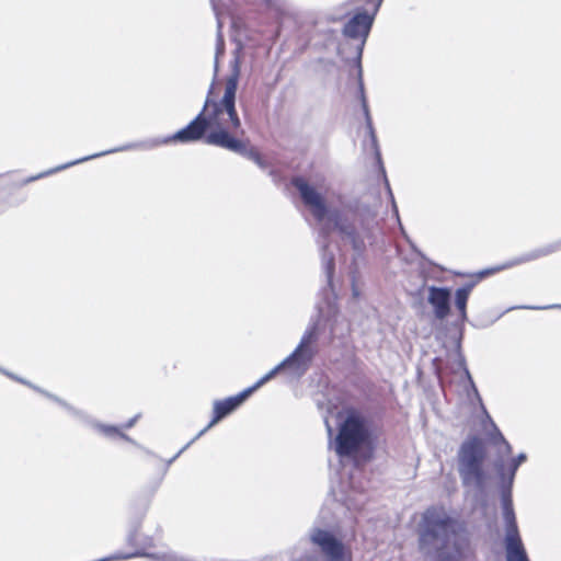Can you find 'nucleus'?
I'll use <instances>...</instances> for the list:
<instances>
[{
    "label": "nucleus",
    "mask_w": 561,
    "mask_h": 561,
    "mask_svg": "<svg viewBox=\"0 0 561 561\" xmlns=\"http://www.w3.org/2000/svg\"><path fill=\"white\" fill-rule=\"evenodd\" d=\"M139 419V415H135L133 419H130L123 427L124 428H130L135 425L137 420Z\"/></svg>",
    "instance_id": "a878e982"
},
{
    "label": "nucleus",
    "mask_w": 561,
    "mask_h": 561,
    "mask_svg": "<svg viewBox=\"0 0 561 561\" xmlns=\"http://www.w3.org/2000/svg\"><path fill=\"white\" fill-rule=\"evenodd\" d=\"M502 511L505 524L504 546L506 561H529L518 531L514 508L507 507Z\"/></svg>",
    "instance_id": "6e6552de"
},
{
    "label": "nucleus",
    "mask_w": 561,
    "mask_h": 561,
    "mask_svg": "<svg viewBox=\"0 0 561 561\" xmlns=\"http://www.w3.org/2000/svg\"><path fill=\"white\" fill-rule=\"evenodd\" d=\"M365 501H366V496L362 492H359V493L354 492V494L353 493L348 494L344 499L346 507L348 510H355V511L362 510L365 504Z\"/></svg>",
    "instance_id": "6ab92c4d"
},
{
    "label": "nucleus",
    "mask_w": 561,
    "mask_h": 561,
    "mask_svg": "<svg viewBox=\"0 0 561 561\" xmlns=\"http://www.w3.org/2000/svg\"><path fill=\"white\" fill-rule=\"evenodd\" d=\"M386 185H387V188H388L389 195H390V197H391L393 211H394L396 216H397V217H399V215H398V208H397V205H396V202H394V198H393L392 192H391V190H390L389 183H388L387 181H386Z\"/></svg>",
    "instance_id": "393cba45"
},
{
    "label": "nucleus",
    "mask_w": 561,
    "mask_h": 561,
    "mask_svg": "<svg viewBox=\"0 0 561 561\" xmlns=\"http://www.w3.org/2000/svg\"><path fill=\"white\" fill-rule=\"evenodd\" d=\"M473 287L474 283H469L458 288L455 293V306L459 311V316L462 321L467 319V302Z\"/></svg>",
    "instance_id": "4468645a"
},
{
    "label": "nucleus",
    "mask_w": 561,
    "mask_h": 561,
    "mask_svg": "<svg viewBox=\"0 0 561 561\" xmlns=\"http://www.w3.org/2000/svg\"><path fill=\"white\" fill-rule=\"evenodd\" d=\"M501 500H502V510L507 507H513L512 502V485L507 481L501 482Z\"/></svg>",
    "instance_id": "412c9836"
},
{
    "label": "nucleus",
    "mask_w": 561,
    "mask_h": 561,
    "mask_svg": "<svg viewBox=\"0 0 561 561\" xmlns=\"http://www.w3.org/2000/svg\"><path fill=\"white\" fill-rule=\"evenodd\" d=\"M225 53V41L221 34V23L218 20V33H217V42H216V54H215V76L218 72V60L221 55Z\"/></svg>",
    "instance_id": "aec40b11"
},
{
    "label": "nucleus",
    "mask_w": 561,
    "mask_h": 561,
    "mask_svg": "<svg viewBox=\"0 0 561 561\" xmlns=\"http://www.w3.org/2000/svg\"><path fill=\"white\" fill-rule=\"evenodd\" d=\"M559 250H561V240H558V241L549 243L547 245L539 247L531 251L525 252L522 255L506 262L502 266L496 267L494 271H501L504 268H510V267H513V266H516L519 264L531 262V261L538 260L540 257L547 256L549 254H552Z\"/></svg>",
    "instance_id": "f8f14e48"
},
{
    "label": "nucleus",
    "mask_w": 561,
    "mask_h": 561,
    "mask_svg": "<svg viewBox=\"0 0 561 561\" xmlns=\"http://www.w3.org/2000/svg\"><path fill=\"white\" fill-rule=\"evenodd\" d=\"M376 12L368 14L359 12L355 14L343 27V35L352 39H360L358 46V58L362 56L363 47L369 35Z\"/></svg>",
    "instance_id": "9d476101"
},
{
    "label": "nucleus",
    "mask_w": 561,
    "mask_h": 561,
    "mask_svg": "<svg viewBox=\"0 0 561 561\" xmlns=\"http://www.w3.org/2000/svg\"><path fill=\"white\" fill-rule=\"evenodd\" d=\"M353 295H354L355 297H357V296H358V291H357V289H356L355 287L353 288Z\"/></svg>",
    "instance_id": "7c9ffc66"
},
{
    "label": "nucleus",
    "mask_w": 561,
    "mask_h": 561,
    "mask_svg": "<svg viewBox=\"0 0 561 561\" xmlns=\"http://www.w3.org/2000/svg\"><path fill=\"white\" fill-rule=\"evenodd\" d=\"M26 386L34 388L36 391H38V392H41V393H43V394H45V393H46L44 390H42V389H39V388H36V387L32 386V383H30V382H26Z\"/></svg>",
    "instance_id": "c85d7f7f"
},
{
    "label": "nucleus",
    "mask_w": 561,
    "mask_h": 561,
    "mask_svg": "<svg viewBox=\"0 0 561 561\" xmlns=\"http://www.w3.org/2000/svg\"><path fill=\"white\" fill-rule=\"evenodd\" d=\"M240 77V61L238 56L231 61V75L228 77L225 87V93L220 101H216L211 98L214 85L211 84L205 100L204 106L198 115L184 128L176 131L174 135L164 138H150L141 141L129 142L110 150H105L99 153H94L81 159L68 162L56 167L55 169L48 170L44 173H39L35 176H31L24 181L30 183L38 180L43 176L50 175L55 172L62 171L69 167L85 162L91 159L103 157L110 153L128 151V150H151L159 146L169 144L171 141L179 142H193L201 140L205 137V142L210 146L215 144L209 142V136L217 133H232L244 130L241 126V119L236 108V93L238 89V81Z\"/></svg>",
    "instance_id": "f257e3e1"
},
{
    "label": "nucleus",
    "mask_w": 561,
    "mask_h": 561,
    "mask_svg": "<svg viewBox=\"0 0 561 561\" xmlns=\"http://www.w3.org/2000/svg\"><path fill=\"white\" fill-rule=\"evenodd\" d=\"M45 396L47 398L58 402L61 407H64L67 411H69L73 416H76V417H78L80 420H85L87 419V415L83 412L72 408L71 405H69L68 403L62 401L61 399H59V398H57V397H55V396H53L50 393H45Z\"/></svg>",
    "instance_id": "4be33fe9"
},
{
    "label": "nucleus",
    "mask_w": 561,
    "mask_h": 561,
    "mask_svg": "<svg viewBox=\"0 0 561 561\" xmlns=\"http://www.w3.org/2000/svg\"><path fill=\"white\" fill-rule=\"evenodd\" d=\"M318 340L317 324H311L307 328L299 344L296 346L301 351H316L313 344Z\"/></svg>",
    "instance_id": "f3484780"
},
{
    "label": "nucleus",
    "mask_w": 561,
    "mask_h": 561,
    "mask_svg": "<svg viewBox=\"0 0 561 561\" xmlns=\"http://www.w3.org/2000/svg\"><path fill=\"white\" fill-rule=\"evenodd\" d=\"M240 131H238L239 134ZM237 133H217L209 136V142L215 144L216 147L226 149L233 153H238L251 161H253L260 169L265 170L267 163L262 159L260 153L248 146V142L237 138Z\"/></svg>",
    "instance_id": "1a4fd4ad"
},
{
    "label": "nucleus",
    "mask_w": 561,
    "mask_h": 561,
    "mask_svg": "<svg viewBox=\"0 0 561 561\" xmlns=\"http://www.w3.org/2000/svg\"><path fill=\"white\" fill-rule=\"evenodd\" d=\"M325 426H327V431H328V435L331 437L332 434H333V428L332 426L330 425L329 421L325 420Z\"/></svg>",
    "instance_id": "bb28decb"
},
{
    "label": "nucleus",
    "mask_w": 561,
    "mask_h": 561,
    "mask_svg": "<svg viewBox=\"0 0 561 561\" xmlns=\"http://www.w3.org/2000/svg\"><path fill=\"white\" fill-rule=\"evenodd\" d=\"M369 437L370 433L365 420L352 412L340 425L333 448L340 457H348L365 446Z\"/></svg>",
    "instance_id": "39448f33"
},
{
    "label": "nucleus",
    "mask_w": 561,
    "mask_h": 561,
    "mask_svg": "<svg viewBox=\"0 0 561 561\" xmlns=\"http://www.w3.org/2000/svg\"><path fill=\"white\" fill-rule=\"evenodd\" d=\"M486 449L478 436H470L458 449V473L465 488L482 492L486 485L488 473L484 469Z\"/></svg>",
    "instance_id": "20e7f679"
},
{
    "label": "nucleus",
    "mask_w": 561,
    "mask_h": 561,
    "mask_svg": "<svg viewBox=\"0 0 561 561\" xmlns=\"http://www.w3.org/2000/svg\"><path fill=\"white\" fill-rule=\"evenodd\" d=\"M293 185L299 192L305 206L321 227V261L329 285L335 268L334 253L329 251L328 237L331 227L341 240L350 244L355 256H360L366 244L373 241V220H359L350 209L329 206L324 196L302 178L293 179Z\"/></svg>",
    "instance_id": "f03ea898"
},
{
    "label": "nucleus",
    "mask_w": 561,
    "mask_h": 561,
    "mask_svg": "<svg viewBox=\"0 0 561 561\" xmlns=\"http://www.w3.org/2000/svg\"><path fill=\"white\" fill-rule=\"evenodd\" d=\"M458 357H459V366L463 369V373H465L466 377L468 378V380L470 381V383L472 385V387H474L472 378L470 376V373H469L468 368L466 367L463 356L459 353Z\"/></svg>",
    "instance_id": "5701e85b"
},
{
    "label": "nucleus",
    "mask_w": 561,
    "mask_h": 561,
    "mask_svg": "<svg viewBox=\"0 0 561 561\" xmlns=\"http://www.w3.org/2000/svg\"><path fill=\"white\" fill-rule=\"evenodd\" d=\"M417 547L428 561H460L466 542L460 523L443 505H432L417 524Z\"/></svg>",
    "instance_id": "7ed1b4c3"
},
{
    "label": "nucleus",
    "mask_w": 561,
    "mask_h": 561,
    "mask_svg": "<svg viewBox=\"0 0 561 561\" xmlns=\"http://www.w3.org/2000/svg\"><path fill=\"white\" fill-rule=\"evenodd\" d=\"M524 308L525 309H533V310H545V309H552V308L561 309V305H551V306H543V307L527 306V307H524Z\"/></svg>",
    "instance_id": "b1692460"
},
{
    "label": "nucleus",
    "mask_w": 561,
    "mask_h": 561,
    "mask_svg": "<svg viewBox=\"0 0 561 561\" xmlns=\"http://www.w3.org/2000/svg\"><path fill=\"white\" fill-rule=\"evenodd\" d=\"M451 291L446 287H428L427 301L433 307L434 316L438 320H444L450 312Z\"/></svg>",
    "instance_id": "9b49d317"
},
{
    "label": "nucleus",
    "mask_w": 561,
    "mask_h": 561,
    "mask_svg": "<svg viewBox=\"0 0 561 561\" xmlns=\"http://www.w3.org/2000/svg\"><path fill=\"white\" fill-rule=\"evenodd\" d=\"M263 385H259V380L251 387L244 389L240 393L226 398L224 400H216L214 402V415L209 424L202 430L195 438L188 442L173 458L170 459L169 463L174 461L195 439L199 438L204 435L210 427L217 424L220 420L232 413L236 409H238L250 394H252L255 390H257Z\"/></svg>",
    "instance_id": "0eeeda50"
},
{
    "label": "nucleus",
    "mask_w": 561,
    "mask_h": 561,
    "mask_svg": "<svg viewBox=\"0 0 561 561\" xmlns=\"http://www.w3.org/2000/svg\"><path fill=\"white\" fill-rule=\"evenodd\" d=\"M382 1H383V0H378V1H377L376 8H375V12H377V11H378V9H379V7L381 5Z\"/></svg>",
    "instance_id": "c756f323"
},
{
    "label": "nucleus",
    "mask_w": 561,
    "mask_h": 561,
    "mask_svg": "<svg viewBox=\"0 0 561 561\" xmlns=\"http://www.w3.org/2000/svg\"><path fill=\"white\" fill-rule=\"evenodd\" d=\"M314 355L316 351H301L296 347L290 355L259 379V385H265L282 370L293 378H301L309 370Z\"/></svg>",
    "instance_id": "423d86ee"
},
{
    "label": "nucleus",
    "mask_w": 561,
    "mask_h": 561,
    "mask_svg": "<svg viewBox=\"0 0 561 561\" xmlns=\"http://www.w3.org/2000/svg\"><path fill=\"white\" fill-rule=\"evenodd\" d=\"M493 425V432L490 434V440L492 445L496 447L499 458L502 459L504 456H508L512 453L511 444L505 439L500 430Z\"/></svg>",
    "instance_id": "dca6fc26"
},
{
    "label": "nucleus",
    "mask_w": 561,
    "mask_h": 561,
    "mask_svg": "<svg viewBox=\"0 0 561 561\" xmlns=\"http://www.w3.org/2000/svg\"><path fill=\"white\" fill-rule=\"evenodd\" d=\"M93 426L107 437H116L117 436V437H122L123 439H125L129 443H134V440L126 434L122 433L117 426L104 425L101 423H93Z\"/></svg>",
    "instance_id": "a211bd4d"
},
{
    "label": "nucleus",
    "mask_w": 561,
    "mask_h": 561,
    "mask_svg": "<svg viewBox=\"0 0 561 561\" xmlns=\"http://www.w3.org/2000/svg\"><path fill=\"white\" fill-rule=\"evenodd\" d=\"M526 460V454L520 453L511 460L506 469L503 459H496L494 462V468L499 474V478L501 479V482L507 481L510 484H513L518 467Z\"/></svg>",
    "instance_id": "ddd939ff"
},
{
    "label": "nucleus",
    "mask_w": 561,
    "mask_h": 561,
    "mask_svg": "<svg viewBox=\"0 0 561 561\" xmlns=\"http://www.w3.org/2000/svg\"><path fill=\"white\" fill-rule=\"evenodd\" d=\"M26 386L34 388L36 391H38V392H41V393H43V394H45V393H46L44 390H42V389H39V388H36V387L32 386V383H30V382H26Z\"/></svg>",
    "instance_id": "cd10ccee"
},
{
    "label": "nucleus",
    "mask_w": 561,
    "mask_h": 561,
    "mask_svg": "<svg viewBox=\"0 0 561 561\" xmlns=\"http://www.w3.org/2000/svg\"><path fill=\"white\" fill-rule=\"evenodd\" d=\"M266 2H272L273 0H265Z\"/></svg>",
    "instance_id": "2f4dec72"
},
{
    "label": "nucleus",
    "mask_w": 561,
    "mask_h": 561,
    "mask_svg": "<svg viewBox=\"0 0 561 561\" xmlns=\"http://www.w3.org/2000/svg\"><path fill=\"white\" fill-rule=\"evenodd\" d=\"M359 95H360L363 112L365 115L366 126H367L369 136L371 138V142H373L374 147L377 148V138H376L375 130L373 127V122H371V117L369 114V108H368L367 100L365 96L364 84H363L362 79L359 80ZM376 154H377L378 161L380 162V153H379L378 149H376Z\"/></svg>",
    "instance_id": "2eb2a0df"
}]
</instances>
